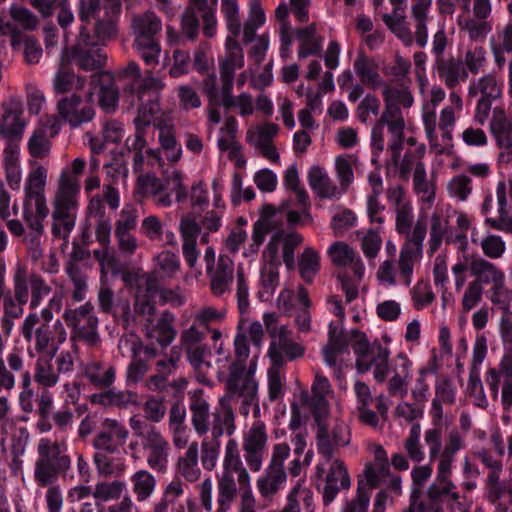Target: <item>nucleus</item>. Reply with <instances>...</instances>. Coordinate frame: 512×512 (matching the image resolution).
<instances>
[{"mask_svg": "<svg viewBox=\"0 0 512 512\" xmlns=\"http://www.w3.org/2000/svg\"><path fill=\"white\" fill-rule=\"evenodd\" d=\"M237 496L235 476L217 475V509L215 512H228Z\"/></svg>", "mask_w": 512, "mask_h": 512, "instance_id": "obj_53", "label": "nucleus"}, {"mask_svg": "<svg viewBox=\"0 0 512 512\" xmlns=\"http://www.w3.org/2000/svg\"><path fill=\"white\" fill-rule=\"evenodd\" d=\"M220 475L237 476L239 486H249L250 476L243 466L238 442L235 439H229L225 446V455L223 459L222 471Z\"/></svg>", "mask_w": 512, "mask_h": 512, "instance_id": "obj_36", "label": "nucleus"}, {"mask_svg": "<svg viewBox=\"0 0 512 512\" xmlns=\"http://www.w3.org/2000/svg\"><path fill=\"white\" fill-rule=\"evenodd\" d=\"M283 215L274 206L266 205L262 209L261 218L255 222L252 233V243L249 249L244 251V256L249 257L258 252L263 244L267 233L270 230L277 229L282 224Z\"/></svg>", "mask_w": 512, "mask_h": 512, "instance_id": "obj_29", "label": "nucleus"}, {"mask_svg": "<svg viewBox=\"0 0 512 512\" xmlns=\"http://www.w3.org/2000/svg\"><path fill=\"white\" fill-rule=\"evenodd\" d=\"M160 149H148L147 157L151 160V165L158 163L163 165L161 154H163L169 163H176L182 157V147L177 142L175 136L168 130L161 129L159 132Z\"/></svg>", "mask_w": 512, "mask_h": 512, "instance_id": "obj_38", "label": "nucleus"}, {"mask_svg": "<svg viewBox=\"0 0 512 512\" xmlns=\"http://www.w3.org/2000/svg\"><path fill=\"white\" fill-rule=\"evenodd\" d=\"M449 230V222L441 211L436 209L430 218V233L428 240V254H434L441 246Z\"/></svg>", "mask_w": 512, "mask_h": 512, "instance_id": "obj_59", "label": "nucleus"}, {"mask_svg": "<svg viewBox=\"0 0 512 512\" xmlns=\"http://www.w3.org/2000/svg\"><path fill=\"white\" fill-rule=\"evenodd\" d=\"M174 317L170 313H164L155 324L146 325V335L155 340L161 346L169 345L176 336V330L173 327Z\"/></svg>", "mask_w": 512, "mask_h": 512, "instance_id": "obj_50", "label": "nucleus"}, {"mask_svg": "<svg viewBox=\"0 0 512 512\" xmlns=\"http://www.w3.org/2000/svg\"><path fill=\"white\" fill-rule=\"evenodd\" d=\"M45 175L41 169L32 172L25 184V199L23 202V218L27 226L41 234L42 221L48 216L49 210L44 196ZM39 241V235L31 239Z\"/></svg>", "mask_w": 512, "mask_h": 512, "instance_id": "obj_8", "label": "nucleus"}, {"mask_svg": "<svg viewBox=\"0 0 512 512\" xmlns=\"http://www.w3.org/2000/svg\"><path fill=\"white\" fill-rule=\"evenodd\" d=\"M178 473L185 480L193 483L201 476V469L198 465V444L193 442L182 457L179 458L177 464Z\"/></svg>", "mask_w": 512, "mask_h": 512, "instance_id": "obj_56", "label": "nucleus"}, {"mask_svg": "<svg viewBox=\"0 0 512 512\" xmlns=\"http://www.w3.org/2000/svg\"><path fill=\"white\" fill-rule=\"evenodd\" d=\"M417 265H413L410 277L403 276L399 266V258L386 259L380 263L376 271V279L384 287L390 288L396 285H403L409 287L413 281L414 270Z\"/></svg>", "mask_w": 512, "mask_h": 512, "instance_id": "obj_44", "label": "nucleus"}, {"mask_svg": "<svg viewBox=\"0 0 512 512\" xmlns=\"http://www.w3.org/2000/svg\"><path fill=\"white\" fill-rule=\"evenodd\" d=\"M29 288L31 289L30 309H36L44 296L50 293V287L40 275L30 274L18 270L13 276V290L4 291L3 313L9 317L21 318L24 313V306L29 300Z\"/></svg>", "mask_w": 512, "mask_h": 512, "instance_id": "obj_6", "label": "nucleus"}, {"mask_svg": "<svg viewBox=\"0 0 512 512\" xmlns=\"http://www.w3.org/2000/svg\"><path fill=\"white\" fill-rule=\"evenodd\" d=\"M85 80L66 69V122L72 127L93 119L94 110L82 98L87 95Z\"/></svg>", "mask_w": 512, "mask_h": 512, "instance_id": "obj_15", "label": "nucleus"}, {"mask_svg": "<svg viewBox=\"0 0 512 512\" xmlns=\"http://www.w3.org/2000/svg\"><path fill=\"white\" fill-rule=\"evenodd\" d=\"M279 266L271 263L265 264L261 269L262 288L258 292L261 301H268L273 296L279 284Z\"/></svg>", "mask_w": 512, "mask_h": 512, "instance_id": "obj_63", "label": "nucleus"}, {"mask_svg": "<svg viewBox=\"0 0 512 512\" xmlns=\"http://www.w3.org/2000/svg\"><path fill=\"white\" fill-rule=\"evenodd\" d=\"M164 82L157 77L147 75L141 80L137 90L132 96L139 102L138 113L134 119L136 133L133 138H128L126 143L130 150L135 152L143 151L146 141L142 130L149 126L160 111L159 94L164 88Z\"/></svg>", "mask_w": 512, "mask_h": 512, "instance_id": "obj_4", "label": "nucleus"}, {"mask_svg": "<svg viewBox=\"0 0 512 512\" xmlns=\"http://www.w3.org/2000/svg\"><path fill=\"white\" fill-rule=\"evenodd\" d=\"M458 26L464 30L470 40L483 41L487 35L492 31L493 24L489 19L479 17L458 18Z\"/></svg>", "mask_w": 512, "mask_h": 512, "instance_id": "obj_60", "label": "nucleus"}, {"mask_svg": "<svg viewBox=\"0 0 512 512\" xmlns=\"http://www.w3.org/2000/svg\"><path fill=\"white\" fill-rule=\"evenodd\" d=\"M183 174L178 170L158 178L154 173L140 174L135 186V195L140 198H151L158 207H170L174 201L180 202L187 196L183 184Z\"/></svg>", "mask_w": 512, "mask_h": 512, "instance_id": "obj_5", "label": "nucleus"}, {"mask_svg": "<svg viewBox=\"0 0 512 512\" xmlns=\"http://www.w3.org/2000/svg\"><path fill=\"white\" fill-rule=\"evenodd\" d=\"M497 216L487 217L485 224L494 230L504 233L512 229V207L508 202V190L505 181L496 185Z\"/></svg>", "mask_w": 512, "mask_h": 512, "instance_id": "obj_33", "label": "nucleus"}, {"mask_svg": "<svg viewBox=\"0 0 512 512\" xmlns=\"http://www.w3.org/2000/svg\"><path fill=\"white\" fill-rule=\"evenodd\" d=\"M290 455V447L286 443L274 445L272 457L265 473L257 479L256 485L260 495L269 498L283 489L287 474L284 469V462Z\"/></svg>", "mask_w": 512, "mask_h": 512, "instance_id": "obj_16", "label": "nucleus"}, {"mask_svg": "<svg viewBox=\"0 0 512 512\" xmlns=\"http://www.w3.org/2000/svg\"><path fill=\"white\" fill-rule=\"evenodd\" d=\"M133 492L139 502L145 501L151 497L155 491L156 479L147 470L141 469L131 476Z\"/></svg>", "mask_w": 512, "mask_h": 512, "instance_id": "obj_62", "label": "nucleus"}, {"mask_svg": "<svg viewBox=\"0 0 512 512\" xmlns=\"http://www.w3.org/2000/svg\"><path fill=\"white\" fill-rule=\"evenodd\" d=\"M485 382L492 397L501 392V404L506 410L512 408V349H505L496 367L485 373Z\"/></svg>", "mask_w": 512, "mask_h": 512, "instance_id": "obj_18", "label": "nucleus"}, {"mask_svg": "<svg viewBox=\"0 0 512 512\" xmlns=\"http://www.w3.org/2000/svg\"><path fill=\"white\" fill-rule=\"evenodd\" d=\"M353 69L361 83L365 86L377 89L384 84L380 74V62L364 52L358 53L353 63Z\"/></svg>", "mask_w": 512, "mask_h": 512, "instance_id": "obj_37", "label": "nucleus"}, {"mask_svg": "<svg viewBox=\"0 0 512 512\" xmlns=\"http://www.w3.org/2000/svg\"><path fill=\"white\" fill-rule=\"evenodd\" d=\"M491 51L496 65L502 68L506 62L505 54L512 53V22L498 28L490 39Z\"/></svg>", "mask_w": 512, "mask_h": 512, "instance_id": "obj_48", "label": "nucleus"}, {"mask_svg": "<svg viewBox=\"0 0 512 512\" xmlns=\"http://www.w3.org/2000/svg\"><path fill=\"white\" fill-rule=\"evenodd\" d=\"M142 446L147 453L149 467L157 472H166L170 446L155 427H150L143 435Z\"/></svg>", "mask_w": 512, "mask_h": 512, "instance_id": "obj_26", "label": "nucleus"}, {"mask_svg": "<svg viewBox=\"0 0 512 512\" xmlns=\"http://www.w3.org/2000/svg\"><path fill=\"white\" fill-rule=\"evenodd\" d=\"M503 80L494 73L485 74L470 82L468 96L477 97L474 121L483 126L489 119L492 103L502 97Z\"/></svg>", "mask_w": 512, "mask_h": 512, "instance_id": "obj_12", "label": "nucleus"}, {"mask_svg": "<svg viewBox=\"0 0 512 512\" xmlns=\"http://www.w3.org/2000/svg\"><path fill=\"white\" fill-rule=\"evenodd\" d=\"M122 9L121 0H79L78 14L83 23L95 21V33L102 42L116 38Z\"/></svg>", "mask_w": 512, "mask_h": 512, "instance_id": "obj_7", "label": "nucleus"}, {"mask_svg": "<svg viewBox=\"0 0 512 512\" xmlns=\"http://www.w3.org/2000/svg\"><path fill=\"white\" fill-rule=\"evenodd\" d=\"M461 430L453 428L448 431L445 444L442 446V431L440 428H430L424 433V440L428 447L430 461H437V474L435 481L427 490V503L412 502L411 512H442L440 501L447 497L456 503L460 499L456 485L450 476L455 463L456 454L465 448V433L471 426L472 420L468 413H461L459 418Z\"/></svg>", "mask_w": 512, "mask_h": 512, "instance_id": "obj_1", "label": "nucleus"}, {"mask_svg": "<svg viewBox=\"0 0 512 512\" xmlns=\"http://www.w3.org/2000/svg\"><path fill=\"white\" fill-rule=\"evenodd\" d=\"M305 347L293 338V332L286 327L270 341L267 355L273 365H284L285 361H294L304 356Z\"/></svg>", "mask_w": 512, "mask_h": 512, "instance_id": "obj_24", "label": "nucleus"}, {"mask_svg": "<svg viewBox=\"0 0 512 512\" xmlns=\"http://www.w3.org/2000/svg\"><path fill=\"white\" fill-rule=\"evenodd\" d=\"M94 38L95 40L92 39L86 29H82L79 34L78 47L71 54L72 60L86 71L101 69L107 59L104 51L96 46L105 45L109 40L100 41L95 32Z\"/></svg>", "mask_w": 512, "mask_h": 512, "instance_id": "obj_20", "label": "nucleus"}, {"mask_svg": "<svg viewBox=\"0 0 512 512\" xmlns=\"http://www.w3.org/2000/svg\"><path fill=\"white\" fill-rule=\"evenodd\" d=\"M233 85L222 87L221 105L226 109L235 108L241 117L251 116L255 111L253 97L243 92L237 96L232 95Z\"/></svg>", "mask_w": 512, "mask_h": 512, "instance_id": "obj_52", "label": "nucleus"}, {"mask_svg": "<svg viewBox=\"0 0 512 512\" xmlns=\"http://www.w3.org/2000/svg\"><path fill=\"white\" fill-rule=\"evenodd\" d=\"M294 37L298 44L297 56L299 59L318 55L322 51L324 39L317 33L314 23L295 29Z\"/></svg>", "mask_w": 512, "mask_h": 512, "instance_id": "obj_43", "label": "nucleus"}, {"mask_svg": "<svg viewBox=\"0 0 512 512\" xmlns=\"http://www.w3.org/2000/svg\"><path fill=\"white\" fill-rule=\"evenodd\" d=\"M234 431V413L227 400L223 398L220 406L213 413L211 434L214 440H218L224 433L232 435Z\"/></svg>", "mask_w": 512, "mask_h": 512, "instance_id": "obj_49", "label": "nucleus"}, {"mask_svg": "<svg viewBox=\"0 0 512 512\" xmlns=\"http://www.w3.org/2000/svg\"><path fill=\"white\" fill-rule=\"evenodd\" d=\"M162 31L161 19L152 11L135 14L131 19L134 41L153 40Z\"/></svg>", "mask_w": 512, "mask_h": 512, "instance_id": "obj_42", "label": "nucleus"}, {"mask_svg": "<svg viewBox=\"0 0 512 512\" xmlns=\"http://www.w3.org/2000/svg\"><path fill=\"white\" fill-rule=\"evenodd\" d=\"M61 130V123L55 116H46L34 129L29 141L28 151L33 158H43L50 150L49 137H54Z\"/></svg>", "mask_w": 512, "mask_h": 512, "instance_id": "obj_28", "label": "nucleus"}, {"mask_svg": "<svg viewBox=\"0 0 512 512\" xmlns=\"http://www.w3.org/2000/svg\"><path fill=\"white\" fill-rule=\"evenodd\" d=\"M368 450L373 455L374 460L365 464L363 478L361 479L368 485V490L386 485L394 494H401L402 479L391 471L386 450L377 443H370Z\"/></svg>", "mask_w": 512, "mask_h": 512, "instance_id": "obj_10", "label": "nucleus"}, {"mask_svg": "<svg viewBox=\"0 0 512 512\" xmlns=\"http://www.w3.org/2000/svg\"><path fill=\"white\" fill-rule=\"evenodd\" d=\"M478 459L490 471L486 479L487 497L499 507L504 505L503 512H512V483L501 481L502 462L487 450L477 453Z\"/></svg>", "mask_w": 512, "mask_h": 512, "instance_id": "obj_14", "label": "nucleus"}, {"mask_svg": "<svg viewBox=\"0 0 512 512\" xmlns=\"http://www.w3.org/2000/svg\"><path fill=\"white\" fill-rule=\"evenodd\" d=\"M347 347L346 339L341 329L329 324L328 343L323 347L322 354L326 365L334 369V377L342 387V372L337 366V358Z\"/></svg>", "mask_w": 512, "mask_h": 512, "instance_id": "obj_35", "label": "nucleus"}, {"mask_svg": "<svg viewBox=\"0 0 512 512\" xmlns=\"http://www.w3.org/2000/svg\"><path fill=\"white\" fill-rule=\"evenodd\" d=\"M308 183L312 191L320 198L339 200L344 191L334 183L327 171L319 166H313L308 172Z\"/></svg>", "mask_w": 512, "mask_h": 512, "instance_id": "obj_34", "label": "nucleus"}, {"mask_svg": "<svg viewBox=\"0 0 512 512\" xmlns=\"http://www.w3.org/2000/svg\"><path fill=\"white\" fill-rule=\"evenodd\" d=\"M210 278V287L214 295L220 296L230 290V285L234 275V262L226 256L218 257L216 266L207 272Z\"/></svg>", "mask_w": 512, "mask_h": 512, "instance_id": "obj_40", "label": "nucleus"}, {"mask_svg": "<svg viewBox=\"0 0 512 512\" xmlns=\"http://www.w3.org/2000/svg\"><path fill=\"white\" fill-rule=\"evenodd\" d=\"M438 73L441 80L450 89L455 88L460 82H464L468 78L466 68L455 60H441L438 64Z\"/></svg>", "mask_w": 512, "mask_h": 512, "instance_id": "obj_58", "label": "nucleus"}, {"mask_svg": "<svg viewBox=\"0 0 512 512\" xmlns=\"http://www.w3.org/2000/svg\"><path fill=\"white\" fill-rule=\"evenodd\" d=\"M128 437L127 429L118 421L106 419L103 430L98 434L94 445L98 450L114 452Z\"/></svg>", "mask_w": 512, "mask_h": 512, "instance_id": "obj_39", "label": "nucleus"}, {"mask_svg": "<svg viewBox=\"0 0 512 512\" xmlns=\"http://www.w3.org/2000/svg\"><path fill=\"white\" fill-rule=\"evenodd\" d=\"M432 0H412L411 16L414 21V41L424 48L428 43V22L431 19Z\"/></svg>", "mask_w": 512, "mask_h": 512, "instance_id": "obj_45", "label": "nucleus"}, {"mask_svg": "<svg viewBox=\"0 0 512 512\" xmlns=\"http://www.w3.org/2000/svg\"><path fill=\"white\" fill-rule=\"evenodd\" d=\"M200 233V227L190 216L183 217L180 222V234L182 238V253L186 264L192 269L184 277L186 283H190L193 279H198L202 272L196 268L200 255L197 249V239Z\"/></svg>", "mask_w": 512, "mask_h": 512, "instance_id": "obj_22", "label": "nucleus"}, {"mask_svg": "<svg viewBox=\"0 0 512 512\" xmlns=\"http://www.w3.org/2000/svg\"><path fill=\"white\" fill-rule=\"evenodd\" d=\"M491 113L489 131L495 144L511 143L512 119L506 114L505 110L499 106L494 107Z\"/></svg>", "mask_w": 512, "mask_h": 512, "instance_id": "obj_47", "label": "nucleus"}, {"mask_svg": "<svg viewBox=\"0 0 512 512\" xmlns=\"http://www.w3.org/2000/svg\"><path fill=\"white\" fill-rule=\"evenodd\" d=\"M34 479L41 487L55 483L64 472V451L57 441L41 438L37 446Z\"/></svg>", "mask_w": 512, "mask_h": 512, "instance_id": "obj_11", "label": "nucleus"}, {"mask_svg": "<svg viewBox=\"0 0 512 512\" xmlns=\"http://www.w3.org/2000/svg\"><path fill=\"white\" fill-rule=\"evenodd\" d=\"M267 439L266 426L260 420L255 421L244 433V458L250 470L254 472L259 471L262 467Z\"/></svg>", "mask_w": 512, "mask_h": 512, "instance_id": "obj_23", "label": "nucleus"}, {"mask_svg": "<svg viewBox=\"0 0 512 512\" xmlns=\"http://www.w3.org/2000/svg\"><path fill=\"white\" fill-rule=\"evenodd\" d=\"M357 341L354 351L357 356L356 367L360 373L373 368L374 379L377 382H387L389 395L404 398L412 380L413 362L403 352L397 354L391 361L390 350L379 341L369 343L367 336L359 331H353Z\"/></svg>", "mask_w": 512, "mask_h": 512, "instance_id": "obj_3", "label": "nucleus"}, {"mask_svg": "<svg viewBox=\"0 0 512 512\" xmlns=\"http://www.w3.org/2000/svg\"><path fill=\"white\" fill-rule=\"evenodd\" d=\"M237 37L229 34L225 41V55L220 61L222 87L229 88L230 85H233L235 71L244 66V53Z\"/></svg>", "mask_w": 512, "mask_h": 512, "instance_id": "obj_30", "label": "nucleus"}, {"mask_svg": "<svg viewBox=\"0 0 512 512\" xmlns=\"http://www.w3.org/2000/svg\"><path fill=\"white\" fill-rule=\"evenodd\" d=\"M27 122L23 117L20 105H12L5 109L0 119V137L9 145L21 141Z\"/></svg>", "mask_w": 512, "mask_h": 512, "instance_id": "obj_32", "label": "nucleus"}, {"mask_svg": "<svg viewBox=\"0 0 512 512\" xmlns=\"http://www.w3.org/2000/svg\"><path fill=\"white\" fill-rule=\"evenodd\" d=\"M279 132V127L275 123H263L251 126L246 133L247 141L260 151L263 157L273 164H278L280 160L279 153L273 145V140Z\"/></svg>", "mask_w": 512, "mask_h": 512, "instance_id": "obj_25", "label": "nucleus"}, {"mask_svg": "<svg viewBox=\"0 0 512 512\" xmlns=\"http://www.w3.org/2000/svg\"><path fill=\"white\" fill-rule=\"evenodd\" d=\"M426 226L423 222L417 221L409 230V233H403L405 242L401 245L399 251V266L403 276L410 277L413 265H418L423 257V242L426 237Z\"/></svg>", "mask_w": 512, "mask_h": 512, "instance_id": "obj_21", "label": "nucleus"}, {"mask_svg": "<svg viewBox=\"0 0 512 512\" xmlns=\"http://www.w3.org/2000/svg\"><path fill=\"white\" fill-rule=\"evenodd\" d=\"M327 253L334 265L349 268L357 280L362 279L365 272L364 263L347 243L336 241L329 246Z\"/></svg>", "mask_w": 512, "mask_h": 512, "instance_id": "obj_31", "label": "nucleus"}, {"mask_svg": "<svg viewBox=\"0 0 512 512\" xmlns=\"http://www.w3.org/2000/svg\"><path fill=\"white\" fill-rule=\"evenodd\" d=\"M64 341V331H59L58 336L50 330L49 325L42 324L35 331V349L41 354L39 358H49L53 360L59 349V345Z\"/></svg>", "mask_w": 512, "mask_h": 512, "instance_id": "obj_46", "label": "nucleus"}, {"mask_svg": "<svg viewBox=\"0 0 512 512\" xmlns=\"http://www.w3.org/2000/svg\"><path fill=\"white\" fill-rule=\"evenodd\" d=\"M446 92L440 86H433L427 100L422 103L421 120L427 139L435 141V129L437 127V107L444 101Z\"/></svg>", "mask_w": 512, "mask_h": 512, "instance_id": "obj_41", "label": "nucleus"}, {"mask_svg": "<svg viewBox=\"0 0 512 512\" xmlns=\"http://www.w3.org/2000/svg\"><path fill=\"white\" fill-rule=\"evenodd\" d=\"M256 368V359H252L248 366H229L226 380L227 390L234 395L243 397L246 404H252L257 395Z\"/></svg>", "mask_w": 512, "mask_h": 512, "instance_id": "obj_19", "label": "nucleus"}, {"mask_svg": "<svg viewBox=\"0 0 512 512\" xmlns=\"http://www.w3.org/2000/svg\"><path fill=\"white\" fill-rule=\"evenodd\" d=\"M315 470L316 476L324 479L322 495L326 505L332 503L341 490H347L351 486L348 469L338 458H325V461L316 465Z\"/></svg>", "mask_w": 512, "mask_h": 512, "instance_id": "obj_17", "label": "nucleus"}, {"mask_svg": "<svg viewBox=\"0 0 512 512\" xmlns=\"http://www.w3.org/2000/svg\"><path fill=\"white\" fill-rule=\"evenodd\" d=\"M300 501L310 507L313 504V492L304 486V480H299L298 483L287 495V502L285 506L278 510L279 512H301Z\"/></svg>", "mask_w": 512, "mask_h": 512, "instance_id": "obj_61", "label": "nucleus"}, {"mask_svg": "<svg viewBox=\"0 0 512 512\" xmlns=\"http://www.w3.org/2000/svg\"><path fill=\"white\" fill-rule=\"evenodd\" d=\"M446 191L450 198L464 202L472 194V179L465 174L455 175L447 182Z\"/></svg>", "mask_w": 512, "mask_h": 512, "instance_id": "obj_64", "label": "nucleus"}, {"mask_svg": "<svg viewBox=\"0 0 512 512\" xmlns=\"http://www.w3.org/2000/svg\"><path fill=\"white\" fill-rule=\"evenodd\" d=\"M384 100V111L371 130L372 163H376L379 155L385 149L384 129L387 128L389 140L387 150L392 163L399 166L402 173L410 169V159L407 155L401 160L403 150L404 130L406 122L402 109H409L414 104L412 93L406 88H396L384 83L381 86Z\"/></svg>", "mask_w": 512, "mask_h": 512, "instance_id": "obj_2", "label": "nucleus"}, {"mask_svg": "<svg viewBox=\"0 0 512 512\" xmlns=\"http://www.w3.org/2000/svg\"><path fill=\"white\" fill-rule=\"evenodd\" d=\"M99 306L104 312H113L115 316H121L126 324L130 322V306L128 301L114 305V296L112 290L101 282V288L98 293Z\"/></svg>", "mask_w": 512, "mask_h": 512, "instance_id": "obj_57", "label": "nucleus"}, {"mask_svg": "<svg viewBox=\"0 0 512 512\" xmlns=\"http://www.w3.org/2000/svg\"><path fill=\"white\" fill-rule=\"evenodd\" d=\"M190 410L192 424L199 435H204L209 430V404L203 398L202 391L197 390L191 397Z\"/></svg>", "mask_w": 512, "mask_h": 512, "instance_id": "obj_54", "label": "nucleus"}, {"mask_svg": "<svg viewBox=\"0 0 512 512\" xmlns=\"http://www.w3.org/2000/svg\"><path fill=\"white\" fill-rule=\"evenodd\" d=\"M350 441V428L344 421H336L330 431L319 424L317 450L327 460H330L336 448L347 446Z\"/></svg>", "mask_w": 512, "mask_h": 512, "instance_id": "obj_27", "label": "nucleus"}, {"mask_svg": "<svg viewBox=\"0 0 512 512\" xmlns=\"http://www.w3.org/2000/svg\"><path fill=\"white\" fill-rule=\"evenodd\" d=\"M399 13H385L383 21L389 30L405 45L411 46L414 42L410 24L406 13L399 10Z\"/></svg>", "mask_w": 512, "mask_h": 512, "instance_id": "obj_55", "label": "nucleus"}, {"mask_svg": "<svg viewBox=\"0 0 512 512\" xmlns=\"http://www.w3.org/2000/svg\"><path fill=\"white\" fill-rule=\"evenodd\" d=\"M470 270L475 277L474 281L480 282V287H483V285L489 286L488 294L490 301L504 311H507L511 295L506 286L504 271L496 264L484 258L472 260Z\"/></svg>", "mask_w": 512, "mask_h": 512, "instance_id": "obj_9", "label": "nucleus"}, {"mask_svg": "<svg viewBox=\"0 0 512 512\" xmlns=\"http://www.w3.org/2000/svg\"><path fill=\"white\" fill-rule=\"evenodd\" d=\"M266 23V14L258 0H250L248 6V15L245 19L243 30V42L245 44L253 42L256 32Z\"/></svg>", "mask_w": 512, "mask_h": 512, "instance_id": "obj_51", "label": "nucleus"}, {"mask_svg": "<svg viewBox=\"0 0 512 512\" xmlns=\"http://www.w3.org/2000/svg\"><path fill=\"white\" fill-rule=\"evenodd\" d=\"M463 106L461 95L457 91H451L449 103L440 110L439 119L437 118L435 141L427 139L431 149L437 154H444L453 146V131Z\"/></svg>", "mask_w": 512, "mask_h": 512, "instance_id": "obj_13", "label": "nucleus"}]
</instances>
